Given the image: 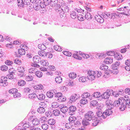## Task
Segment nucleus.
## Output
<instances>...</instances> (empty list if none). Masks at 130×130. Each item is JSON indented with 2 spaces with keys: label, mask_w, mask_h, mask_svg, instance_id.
Instances as JSON below:
<instances>
[{
  "label": "nucleus",
  "mask_w": 130,
  "mask_h": 130,
  "mask_svg": "<svg viewBox=\"0 0 130 130\" xmlns=\"http://www.w3.org/2000/svg\"><path fill=\"white\" fill-rule=\"evenodd\" d=\"M112 113L111 109L106 110L102 113L101 110H98L96 113V116H94L93 112L92 111H88L84 115L85 118L87 120L89 121L91 120L93 123L92 125L94 126H96L99 123L102 122V119H105L107 116L111 115Z\"/></svg>",
  "instance_id": "obj_1"
},
{
  "label": "nucleus",
  "mask_w": 130,
  "mask_h": 130,
  "mask_svg": "<svg viewBox=\"0 0 130 130\" xmlns=\"http://www.w3.org/2000/svg\"><path fill=\"white\" fill-rule=\"evenodd\" d=\"M125 101V100L123 98L119 99L118 100H116L113 103V107H119L121 110L124 111L126 108Z\"/></svg>",
  "instance_id": "obj_2"
},
{
  "label": "nucleus",
  "mask_w": 130,
  "mask_h": 130,
  "mask_svg": "<svg viewBox=\"0 0 130 130\" xmlns=\"http://www.w3.org/2000/svg\"><path fill=\"white\" fill-rule=\"evenodd\" d=\"M87 74L91 76V77H88V78H89V79L91 80H92L94 79L96 76L98 77H99L101 76L102 73L98 71L94 72L92 71H88Z\"/></svg>",
  "instance_id": "obj_3"
},
{
  "label": "nucleus",
  "mask_w": 130,
  "mask_h": 130,
  "mask_svg": "<svg viewBox=\"0 0 130 130\" xmlns=\"http://www.w3.org/2000/svg\"><path fill=\"white\" fill-rule=\"evenodd\" d=\"M39 54L41 56L44 57H46L48 58L51 59L53 57V54L50 52H46L44 51H40L39 52Z\"/></svg>",
  "instance_id": "obj_4"
},
{
  "label": "nucleus",
  "mask_w": 130,
  "mask_h": 130,
  "mask_svg": "<svg viewBox=\"0 0 130 130\" xmlns=\"http://www.w3.org/2000/svg\"><path fill=\"white\" fill-rule=\"evenodd\" d=\"M112 91L113 90H107L105 92L103 93L101 95V96L103 99H108Z\"/></svg>",
  "instance_id": "obj_5"
},
{
  "label": "nucleus",
  "mask_w": 130,
  "mask_h": 130,
  "mask_svg": "<svg viewBox=\"0 0 130 130\" xmlns=\"http://www.w3.org/2000/svg\"><path fill=\"white\" fill-rule=\"evenodd\" d=\"M80 97L79 95L78 94H73L69 98V101L72 103L75 102Z\"/></svg>",
  "instance_id": "obj_6"
},
{
  "label": "nucleus",
  "mask_w": 130,
  "mask_h": 130,
  "mask_svg": "<svg viewBox=\"0 0 130 130\" xmlns=\"http://www.w3.org/2000/svg\"><path fill=\"white\" fill-rule=\"evenodd\" d=\"M77 110V108L74 106H71L69 108V113L70 115H72L76 113Z\"/></svg>",
  "instance_id": "obj_7"
},
{
  "label": "nucleus",
  "mask_w": 130,
  "mask_h": 130,
  "mask_svg": "<svg viewBox=\"0 0 130 130\" xmlns=\"http://www.w3.org/2000/svg\"><path fill=\"white\" fill-rule=\"evenodd\" d=\"M7 77H2L1 79V86L5 87L8 85V83L7 82Z\"/></svg>",
  "instance_id": "obj_8"
},
{
  "label": "nucleus",
  "mask_w": 130,
  "mask_h": 130,
  "mask_svg": "<svg viewBox=\"0 0 130 130\" xmlns=\"http://www.w3.org/2000/svg\"><path fill=\"white\" fill-rule=\"evenodd\" d=\"M120 64V62L116 61L115 62L114 64H112L111 66L112 69L113 70H116V71H115L116 72V74H117L119 72V71H118L117 69Z\"/></svg>",
  "instance_id": "obj_9"
},
{
  "label": "nucleus",
  "mask_w": 130,
  "mask_h": 130,
  "mask_svg": "<svg viewBox=\"0 0 130 130\" xmlns=\"http://www.w3.org/2000/svg\"><path fill=\"white\" fill-rule=\"evenodd\" d=\"M88 75L87 76V77H86V76H84L80 77L79 79V81L83 83L86 82L88 79L92 81V80H91L89 79V78H88L89 77H91V76L89 75L88 74Z\"/></svg>",
  "instance_id": "obj_10"
},
{
  "label": "nucleus",
  "mask_w": 130,
  "mask_h": 130,
  "mask_svg": "<svg viewBox=\"0 0 130 130\" xmlns=\"http://www.w3.org/2000/svg\"><path fill=\"white\" fill-rule=\"evenodd\" d=\"M33 60L35 64L40 63L41 60V58L38 55L34 56L33 58Z\"/></svg>",
  "instance_id": "obj_11"
},
{
  "label": "nucleus",
  "mask_w": 130,
  "mask_h": 130,
  "mask_svg": "<svg viewBox=\"0 0 130 130\" xmlns=\"http://www.w3.org/2000/svg\"><path fill=\"white\" fill-rule=\"evenodd\" d=\"M48 123L51 125H52L51 127L52 128H54L55 127V124L56 120L54 119H49L47 121Z\"/></svg>",
  "instance_id": "obj_12"
},
{
  "label": "nucleus",
  "mask_w": 130,
  "mask_h": 130,
  "mask_svg": "<svg viewBox=\"0 0 130 130\" xmlns=\"http://www.w3.org/2000/svg\"><path fill=\"white\" fill-rule=\"evenodd\" d=\"M106 103L107 107L111 109L113 108V104L112 101L111 100H107L106 102Z\"/></svg>",
  "instance_id": "obj_13"
},
{
  "label": "nucleus",
  "mask_w": 130,
  "mask_h": 130,
  "mask_svg": "<svg viewBox=\"0 0 130 130\" xmlns=\"http://www.w3.org/2000/svg\"><path fill=\"white\" fill-rule=\"evenodd\" d=\"M64 4V1L63 0H59L58 4L57 5V8L58 9L59 8V9H60V7L61 8L63 6Z\"/></svg>",
  "instance_id": "obj_14"
},
{
  "label": "nucleus",
  "mask_w": 130,
  "mask_h": 130,
  "mask_svg": "<svg viewBox=\"0 0 130 130\" xmlns=\"http://www.w3.org/2000/svg\"><path fill=\"white\" fill-rule=\"evenodd\" d=\"M82 98H84L86 99L88 98L89 99L91 100L92 99V97H91V95L90 94L87 92L84 93L82 95Z\"/></svg>",
  "instance_id": "obj_15"
},
{
  "label": "nucleus",
  "mask_w": 130,
  "mask_h": 130,
  "mask_svg": "<svg viewBox=\"0 0 130 130\" xmlns=\"http://www.w3.org/2000/svg\"><path fill=\"white\" fill-rule=\"evenodd\" d=\"M113 58L111 57H108L105 59L104 60V63L106 64H110L113 62Z\"/></svg>",
  "instance_id": "obj_16"
},
{
  "label": "nucleus",
  "mask_w": 130,
  "mask_h": 130,
  "mask_svg": "<svg viewBox=\"0 0 130 130\" xmlns=\"http://www.w3.org/2000/svg\"><path fill=\"white\" fill-rule=\"evenodd\" d=\"M71 116H70L68 119V120L70 123H74L76 120V118L75 117L71 115Z\"/></svg>",
  "instance_id": "obj_17"
},
{
  "label": "nucleus",
  "mask_w": 130,
  "mask_h": 130,
  "mask_svg": "<svg viewBox=\"0 0 130 130\" xmlns=\"http://www.w3.org/2000/svg\"><path fill=\"white\" fill-rule=\"evenodd\" d=\"M38 48L41 50V51H40L38 52V54L39 52L44 51L45 50L46 48V46L43 44H39L38 45Z\"/></svg>",
  "instance_id": "obj_18"
},
{
  "label": "nucleus",
  "mask_w": 130,
  "mask_h": 130,
  "mask_svg": "<svg viewBox=\"0 0 130 130\" xmlns=\"http://www.w3.org/2000/svg\"><path fill=\"white\" fill-rule=\"evenodd\" d=\"M61 9L62 10L63 13L64 12H68L69 8L67 6L64 5V6L63 7H61Z\"/></svg>",
  "instance_id": "obj_19"
},
{
  "label": "nucleus",
  "mask_w": 130,
  "mask_h": 130,
  "mask_svg": "<svg viewBox=\"0 0 130 130\" xmlns=\"http://www.w3.org/2000/svg\"><path fill=\"white\" fill-rule=\"evenodd\" d=\"M85 13V17L86 19L90 20L92 18V16L90 13L87 11Z\"/></svg>",
  "instance_id": "obj_20"
},
{
  "label": "nucleus",
  "mask_w": 130,
  "mask_h": 130,
  "mask_svg": "<svg viewBox=\"0 0 130 130\" xmlns=\"http://www.w3.org/2000/svg\"><path fill=\"white\" fill-rule=\"evenodd\" d=\"M101 96V94L100 92H96L94 93L92 95H91V97H93L96 98H98L100 97Z\"/></svg>",
  "instance_id": "obj_21"
},
{
  "label": "nucleus",
  "mask_w": 130,
  "mask_h": 130,
  "mask_svg": "<svg viewBox=\"0 0 130 130\" xmlns=\"http://www.w3.org/2000/svg\"><path fill=\"white\" fill-rule=\"evenodd\" d=\"M17 5L20 7H24V3L22 0H17Z\"/></svg>",
  "instance_id": "obj_22"
},
{
  "label": "nucleus",
  "mask_w": 130,
  "mask_h": 130,
  "mask_svg": "<svg viewBox=\"0 0 130 130\" xmlns=\"http://www.w3.org/2000/svg\"><path fill=\"white\" fill-rule=\"evenodd\" d=\"M55 81L57 83L60 84L62 81V78L61 76H58L55 78Z\"/></svg>",
  "instance_id": "obj_23"
},
{
  "label": "nucleus",
  "mask_w": 130,
  "mask_h": 130,
  "mask_svg": "<svg viewBox=\"0 0 130 130\" xmlns=\"http://www.w3.org/2000/svg\"><path fill=\"white\" fill-rule=\"evenodd\" d=\"M39 100H44L45 98V95L43 94H39L37 96Z\"/></svg>",
  "instance_id": "obj_24"
},
{
  "label": "nucleus",
  "mask_w": 130,
  "mask_h": 130,
  "mask_svg": "<svg viewBox=\"0 0 130 130\" xmlns=\"http://www.w3.org/2000/svg\"><path fill=\"white\" fill-rule=\"evenodd\" d=\"M34 88L35 89L37 90H41L43 88V86L40 84L36 85L34 86Z\"/></svg>",
  "instance_id": "obj_25"
},
{
  "label": "nucleus",
  "mask_w": 130,
  "mask_h": 130,
  "mask_svg": "<svg viewBox=\"0 0 130 130\" xmlns=\"http://www.w3.org/2000/svg\"><path fill=\"white\" fill-rule=\"evenodd\" d=\"M69 110V108L66 106H63L60 109V111L63 113H65Z\"/></svg>",
  "instance_id": "obj_26"
},
{
  "label": "nucleus",
  "mask_w": 130,
  "mask_h": 130,
  "mask_svg": "<svg viewBox=\"0 0 130 130\" xmlns=\"http://www.w3.org/2000/svg\"><path fill=\"white\" fill-rule=\"evenodd\" d=\"M32 123L34 125H37L39 124L40 121L38 119L36 118L34 119L32 121Z\"/></svg>",
  "instance_id": "obj_27"
},
{
  "label": "nucleus",
  "mask_w": 130,
  "mask_h": 130,
  "mask_svg": "<svg viewBox=\"0 0 130 130\" xmlns=\"http://www.w3.org/2000/svg\"><path fill=\"white\" fill-rule=\"evenodd\" d=\"M80 103L84 105L87 104L88 102V100L85 98H83L80 100Z\"/></svg>",
  "instance_id": "obj_28"
},
{
  "label": "nucleus",
  "mask_w": 130,
  "mask_h": 130,
  "mask_svg": "<svg viewBox=\"0 0 130 130\" xmlns=\"http://www.w3.org/2000/svg\"><path fill=\"white\" fill-rule=\"evenodd\" d=\"M45 109L43 107H40L37 110L38 112L40 113H43L45 112Z\"/></svg>",
  "instance_id": "obj_29"
},
{
  "label": "nucleus",
  "mask_w": 130,
  "mask_h": 130,
  "mask_svg": "<svg viewBox=\"0 0 130 130\" xmlns=\"http://www.w3.org/2000/svg\"><path fill=\"white\" fill-rule=\"evenodd\" d=\"M58 3V0H51V6L52 7H54L55 6L57 7Z\"/></svg>",
  "instance_id": "obj_30"
},
{
  "label": "nucleus",
  "mask_w": 130,
  "mask_h": 130,
  "mask_svg": "<svg viewBox=\"0 0 130 130\" xmlns=\"http://www.w3.org/2000/svg\"><path fill=\"white\" fill-rule=\"evenodd\" d=\"M18 84L20 86H23L25 85L26 82L23 80H20L18 81Z\"/></svg>",
  "instance_id": "obj_31"
},
{
  "label": "nucleus",
  "mask_w": 130,
  "mask_h": 130,
  "mask_svg": "<svg viewBox=\"0 0 130 130\" xmlns=\"http://www.w3.org/2000/svg\"><path fill=\"white\" fill-rule=\"evenodd\" d=\"M98 104V101L96 100H93L91 101L90 102V105L91 106L93 107L96 106Z\"/></svg>",
  "instance_id": "obj_32"
},
{
  "label": "nucleus",
  "mask_w": 130,
  "mask_h": 130,
  "mask_svg": "<svg viewBox=\"0 0 130 130\" xmlns=\"http://www.w3.org/2000/svg\"><path fill=\"white\" fill-rule=\"evenodd\" d=\"M114 55L115 58L118 60H121L122 58V55L118 53L117 54H115Z\"/></svg>",
  "instance_id": "obj_33"
},
{
  "label": "nucleus",
  "mask_w": 130,
  "mask_h": 130,
  "mask_svg": "<svg viewBox=\"0 0 130 130\" xmlns=\"http://www.w3.org/2000/svg\"><path fill=\"white\" fill-rule=\"evenodd\" d=\"M37 96V95L35 93H31L29 94L28 98L29 99L32 100H34Z\"/></svg>",
  "instance_id": "obj_34"
},
{
  "label": "nucleus",
  "mask_w": 130,
  "mask_h": 130,
  "mask_svg": "<svg viewBox=\"0 0 130 130\" xmlns=\"http://www.w3.org/2000/svg\"><path fill=\"white\" fill-rule=\"evenodd\" d=\"M33 77L31 75H27L25 77V80L28 81H31L33 79Z\"/></svg>",
  "instance_id": "obj_35"
},
{
  "label": "nucleus",
  "mask_w": 130,
  "mask_h": 130,
  "mask_svg": "<svg viewBox=\"0 0 130 130\" xmlns=\"http://www.w3.org/2000/svg\"><path fill=\"white\" fill-rule=\"evenodd\" d=\"M18 52L20 55H24L25 53V50L22 48L18 50Z\"/></svg>",
  "instance_id": "obj_36"
},
{
  "label": "nucleus",
  "mask_w": 130,
  "mask_h": 130,
  "mask_svg": "<svg viewBox=\"0 0 130 130\" xmlns=\"http://www.w3.org/2000/svg\"><path fill=\"white\" fill-rule=\"evenodd\" d=\"M35 74L37 77L39 78L41 77L43 75L42 72L40 71H36Z\"/></svg>",
  "instance_id": "obj_37"
},
{
  "label": "nucleus",
  "mask_w": 130,
  "mask_h": 130,
  "mask_svg": "<svg viewBox=\"0 0 130 130\" xmlns=\"http://www.w3.org/2000/svg\"><path fill=\"white\" fill-rule=\"evenodd\" d=\"M76 73L74 72H71L69 74V76L70 78L73 79L76 77Z\"/></svg>",
  "instance_id": "obj_38"
},
{
  "label": "nucleus",
  "mask_w": 130,
  "mask_h": 130,
  "mask_svg": "<svg viewBox=\"0 0 130 130\" xmlns=\"http://www.w3.org/2000/svg\"><path fill=\"white\" fill-rule=\"evenodd\" d=\"M30 125V124L29 122H26L25 123L23 126V129H26L27 128H29Z\"/></svg>",
  "instance_id": "obj_39"
},
{
  "label": "nucleus",
  "mask_w": 130,
  "mask_h": 130,
  "mask_svg": "<svg viewBox=\"0 0 130 130\" xmlns=\"http://www.w3.org/2000/svg\"><path fill=\"white\" fill-rule=\"evenodd\" d=\"M37 69L35 68H31L29 69V72L31 73H35L37 71Z\"/></svg>",
  "instance_id": "obj_40"
},
{
  "label": "nucleus",
  "mask_w": 130,
  "mask_h": 130,
  "mask_svg": "<svg viewBox=\"0 0 130 130\" xmlns=\"http://www.w3.org/2000/svg\"><path fill=\"white\" fill-rule=\"evenodd\" d=\"M57 100L58 102H64L66 100V98L62 95L61 96L59 97V99H57Z\"/></svg>",
  "instance_id": "obj_41"
},
{
  "label": "nucleus",
  "mask_w": 130,
  "mask_h": 130,
  "mask_svg": "<svg viewBox=\"0 0 130 130\" xmlns=\"http://www.w3.org/2000/svg\"><path fill=\"white\" fill-rule=\"evenodd\" d=\"M54 115L55 116H59L60 114V111L58 109H56L54 110L53 112Z\"/></svg>",
  "instance_id": "obj_42"
},
{
  "label": "nucleus",
  "mask_w": 130,
  "mask_h": 130,
  "mask_svg": "<svg viewBox=\"0 0 130 130\" xmlns=\"http://www.w3.org/2000/svg\"><path fill=\"white\" fill-rule=\"evenodd\" d=\"M40 63L43 66H48V63L47 62V61L46 60H41Z\"/></svg>",
  "instance_id": "obj_43"
},
{
  "label": "nucleus",
  "mask_w": 130,
  "mask_h": 130,
  "mask_svg": "<svg viewBox=\"0 0 130 130\" xmlns=\"http://www.w3.org/2000/svg\"><path fill=\"white\" fill-rule=\"evenodd\" d=\"M81 124L80 122L79 121H76L74 123H73L72 125L75 127H78Z\"/></svg>",
  "instance_id": "obj_44"
},
{
  "label": "nucleus",
  "mask_w": 130,
  "mask_h": 130,
  "mask_svg": "<svg viewBox=\"0 0 130 130\" xmlns=\"http://www.w3.org/2000/svg\"><path fill=\"white\" fill-rule=\"evenodd\" d=\"M54 48L55 50L58 51H62V49L60 46L56 45L54 46Z\"/></svg>",
  "instance_id": "obj_45"
},
{
  "label": "nucleus",
  "mask_w": 130,
  "mask_h": 130,
  "mask_svg": "<svg viewBox=\"0 0 130 130\" xmlns=\"http://www.w3.org/2000/svg\"><path fill=\"white\" fill-rule=\"evenodd\" d=\"M79 53L84 58L87 59L89 58L90 57V56L89 55L87 54H83L81 53V52L80 51L79 52Z\"/></svg>",
  "instance_id": "obj_46"
},
{
  "label": "nucleus",
  "mask_w": 130,
  "mask_h": 130,
  "mask_svg": "<svg viewBox=\"0 0 130 130\" xmlns=\"http://www.w3.org/2000/svg\"><path fill=\"white\" fill-rule=\"evenodd\" d=\"M43 2L45 6H47L51 4V0H43Z\"/></svg>",
  "instance_id": "obj_47"
},
{
  "label": "nucleus",
  "mask_w": 130,
  "mask_h": 130,
  "mask_svg": "<svg viewBox=\"0 0 130 130\" xmlns=\"http://www.w3.org/2000/svg\"><path fill=\"white\" fill-rule=\"evenodd\" d=\"M14 63L20 65L21 64L22 61L19 59L16 58L14 60Z\"/></svg>",
  "instance_id": "obj_48"
},
{
  "label": "nucleus",
  "mask_w": 130,
  "mask_h": 130,
  "mask_svg": "<svg viewBox=\"0 0 130 130\" xmlns=\"http://www.w3.org/2000/svg\"><path fill=\"white\" fill-rule=\"evenodd\" d=\"M95 18L97 19V21L100 22V23H102L104 22L103 18L100 16H99V17L98 18H96V17Z\"/></svg>",
  "instance_id": "obj_49"
},
{
  "label": "nucleus",
  "mask_w": 130,
  "mask_h": 130,
  "mask_svg": "<svg viewBox=\"0 0 130 130\" xmlns=\"http://www.w3.org/2000/svg\"><path fill=\"white\" fill-rule=\"evenodd\" d=\"M53 93L51 91L48 92L46 94L47 96L50 98H52L53 96Z\"/></svg>",
  "instance_id": "obj_50"
},
{
  "label": "nucleus",
  "mask_w": 130,
  "mask_h": 130,
  "mask_svg": "<svg viewBox=\"0 0 130 130\" xmlns=\"http://www.w3.org/2000/svg\"><path fill=\"white\" fill-rule=\"evenodd\" d=\"M8 67L6 65H3L1 67V70L3 71H5L8 70Z\"/></svg>",
  "instance_id": "obj_51"
},
{
  "label": "nucleus",
  "mask_w": 130,
  "mask_h": 130,
  "mask_svg": "<svg viewBox=\"0 0 130 130\" xmlns=\"http://www.w3.org/2000/svg\"><path fill=\"white\" fill-rule=\"evenodd\" d=\"M71 16L73 19H75L77 17V15L75 11H73L72 13L71 14Z\"/></svg>",
  "instance_id": "obj_52"
},
{
  "label": "nucleus",
  "mask_w": 130,
  "mask_h": 130,
  "mask_svg": "<svg viewBox=\"0 0 130 130\" xmlns=\"http://www.w3.org/2000/svg\"><path fill=\"white\" fill-rule=\"evenodd\" d=\"M87 120L85 119L83 120L82 121V124L84 126H87L88 125H89L90 124V123L87 121Z\"/></svg>",
  "instance_id": "obj_53"
},
{
  "label": "nucleus",
  "mask_w": 130,
  "mask_h": 130,
  "mask_svg": "<svg viewBox=\"0 0 130 130\" xmlns=\"http://www.w3.org/2000/svg\"><path fill=\"white\" fill-rule=\"evenodd\" d=\"M18 91L15 92V93L13 94V96L14 98H18L19 97L21 96V94L20 93L18 92Z\"/></svg>",
  "instance_id": "obj_54"
},
{
  "label": "nucleus",
  "mask_w": 130,
  "mask_h": 130,
  "mask_svg": "<svg viewBox=\"0 0 130 130\" xmlns=\"http://www.w3.org/2000/svg\"><path fill=\"white\" fill-rule=\"evenodd\" d=\"M63 53L64 55L68 56H71L72 55L71 53L66 51H63Z\"/></svg>",
  "instance_id": "obj_55"
},
{
  "label": "nucleus",
  "mask_w": 130,
  "mask_h": 130,
  "mask_svg": "<svg viewBox=\"0 0 130 130\" xmlns=\"http://www.w3.org/2000/svg\"><path fill=\"white\" fill-rule=\"evenodd\" d=\"M45 115L47 117H51L52 114V112L50 111H47L45 112Z\"/></svg>",
  "instance_id": "obj_56"
},
{
  "label": "nucleus",
  "mask_w": 130,
  "mask_h": 130,
  "mask_svg": "<svg viewBox=\"0 0 130 130\" xmlns=\"http://www.w3.org/2000/svg\"><path fill=\"white\" fill-rule=\"evenodd\" d=\"M73 57L74 58L79 60H80L82 59V57L78 55V54H74L73 55Z\"/></svg>",
  "instance_id": "obj_57"
},
{
  "label": "nucleus",
  "mask_w": 130,
  "mask_h": 130,
  "mask_svg": "<svg viewBox=\"0 0 130 130\" xmlns=\"http://www.w3.org/2000/svg\"><path fill=\"white\" fill-rule=\"evenodd\" d=\"M14 69L12 68H10L8 70V74H15Z\"/></svg>",
  "instance_id": "obj_58"
},
{
  "label": "nucleus",
  "mask_w": 130,
  "mask_h": 130,
  "mask_svg": "<svg viewBox=\"0 0 130 130\" xmlns=\"http://www.w3.org/2000/svg\"><path fill=\"white\" fill-rule=\"evenodd\" d=\"M18 90L17 89L14 88L10 90L9 91V92L10 93H12V94H14L15 92L18 91Z\"/></svg>",
  "instance_id": "obj_59"
},
{
  "label": "nucleus",
  "mask_w": 130,
  "mask_h": 130,
  "mask_svg": "<svg viewBox=\"0 0 130 130\" xmlns=\"http://www.w3.org/2000/svg\"><path fill=\"white\" fill-rule=\"evenodd\" d=\"M78 20L80 21H82L84 20V17L81 14H79L77 16Z\"/></svg>",
  "instance_id": "obj_60"
},
{
  "label": "nucleus",
  "mask_w": 130,
  "mask_h": 130,
  "mask_svg": "<svg viewBox=\"0 0 130 130\" xmlns=\"http://www.w3.org/2000/svg\"><path fill=\"white\" fill-rule=\"evenodd\" d=\"M39 104L40 105V107L44 108V109L46 108L47 106V104L44 102H41L39 103Z\"/></svg>",
  "instance_id": "obj_61"
},
{
  "label": "nucleus",
  "mask_w": 130,
  "mask_h": 130,
  "mask_svg": "<svg viewBox=\"0 0 130 130\" xmlns=\"http://www.w3.org/2000/svg\"><path fill=\"white\" fill-rule=\"evenodd\" d=\"M40 6L39 5L38 3H36L35 6L34 7L35 9L36 10H39L40 9Z\"/></svg>",
  "instance_id": "obj_62"
},
{
  "label": "nucleus",
  "mask_w": 130,
  "mask_h": 130,
  "mask_svg": "<svg viewBox=\"0 0 130 130\" xmlns=\"http://www.w3.org/2000/svg\"><path fill=\"white\" fill-rule=\"evenodd\" d=\"M106 53L107 55L108 56H114L115 52L114 51H110L107 52Z\"/></svg>",
  "instance_id": "obj_63"
},
{
  "label": "nucleus",
  "mask_w": 130,
  "mask_h": 130,
  "mask_svg": "<svg viewBox=\"0 0 130 130\" xmlns=\"http://www.w3.org/2000/svg\"><path fill=\"white\" fill-rule=\"evenodd\" d=\"M5 63L6 65L8 66H11L13 64V62L12 61H10V60H7L6 61Z\"/></svg>",
  "instance_id": "obj_64"
}]
</instances>
